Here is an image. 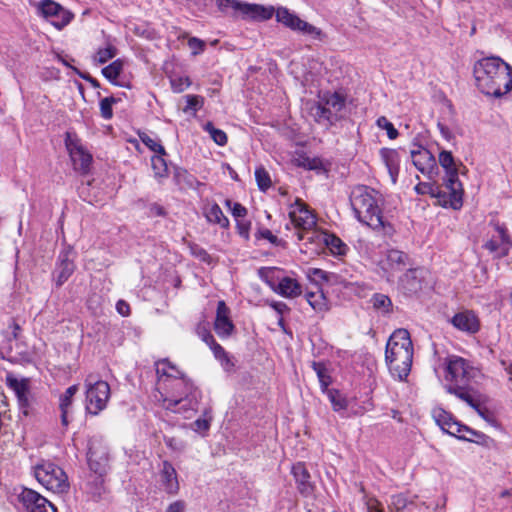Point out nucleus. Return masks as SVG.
<instances>
[{"label": "nucleus", "instance_id": "nucleus-16", "mask_svg": "<svg viewBox=\"0 0 512 512\" xmlns=\"http://www.w3.org/2000/svg\"><path fill=\"white\" fill-rule=\"evenodd\" d=\"M427 271L423 268L409 269L400 278V286L407 294H417L424 288Z\"/></svg>", "mask_w": 512, "mask_h": 512}, {"label": "nucleus", "instance_id": "nucleus-42", "mask_svg": "<svg viewBox=\"0 0 512 512\" xmlns=\"http://www.w3.org/2000/svg\"><path fill=\"white\" fill-rule=\"evenodd\" d=\"M326 244L330 251L336 255H345L348 250L347 245L335 235H330L329 238L326 239Z\"/></svg>", "mask_w": 512, "mask_h": 512}, {"label": "nucleus", "instance_id": "nucleus-37", "mask_svg": "<svg viewBox=\"0 0 512 512\" xmlns=\"http://www.w3.org/2000/svg\"><path fill=\"white\" fill-rule=\"evenodd\" d=\"M458 439L465 440L469 442H475L478 444H484L488 437L479 431L473 430L470 427L466 426V429H463V433L458 435Z\"/></svg>", "mask_w": 512, "mask_h": 512}, {"label": "nucleus", "instance_id": "nucleus-4", "mask_svg": "<svg viewBox=\"0 0 512 512\" xmlns=\"http://www.w3.org/2000/svg\"><path fill=\"white\" fill-rule=\"evenodd\" d=\"M385 361L393 377L399 380L407 378L413 361V344L406 329H398L389 337Z\"/></svg>", "mask_w": 512, "mask_h": 512}, {"label": "nucleus", "instance_id": "nucleus-5", "mask_svg": "<svg viewBox=\"0 0 512 512\" xmlns=\"http://www.w3.org/2000/svg\"><path fill=\"white\" fill-rule=\"evenodd\" d=\"M172 387L175 391L181 390V392L178 394V398L175 394L172 398L163 399V406L166 410L175 413H185L188 410H196L200 392L189 378L185 375H181L178 380L174 381Z\"/></svg>", "mask_w": 512, "mask_h": 512}, {"label": "nucleus", "instance_id": "nucleus-43", "mask_svg": "<svg viewBox=\"0 0 512 512\" xmlns=\"http://www.w3.org/2000/svg\"><path fill=\"white\" fill-rule=\"evenodd\" d=\"M373 307L377 310H381L384 313H389L392 308V301L391 299L381 293L374 294L372 298Z\"/></svg>", "mask_w": 512, "mask_h": 512}, {"label": "nucleus", "instance_id": "nucleus-57", "mask_svg": "<svg viewBox=\"0 0 512 512\" xmlns=\"http://www.w3.org/2000/svg\"><path fill=\"white\" fill-rule=\"evenodd\" d=\"M449 423L450 424L445 429V432L448 433L449 435L455 436L457 438H458V435H461L463 433V429H466V425L459 423L455 419H453Z\"/></svg>", "mask_w": 512, "mask_h": 512}, {"label": "nucleus", "instance_id": "nucleus-14", "mask_svg": "<svg viewBox=\"0 0 512 512\" xmlns=\"http://www.w3.org/2000/svg\"><path fill=\"white\" fill-rule=\"evenodd\" d=\"M494 227L497 234L485 242L484 248L491 253L497 252V258H504L512 248V239L504 225L496 223Z\"/></svg>", "mask_w": 512, "mask_h": 512}, {"label": "nucleus", "instance_id": "nucleus-18", "mask_svg": "<svg viewBox=\"0 0 512 512\" xmlns=\"http://www.w3.org/2000/svg\"><path fill=\"white\" fill-rule=\"evenodd\" d=\"M229 314L230 309L227 307L226 303L219 301L214 322V330L219 337H229L234 330V324L230 320Z\"/></svg>", "mask_w": 512, "mask_h": 512}, {"label": "nucleus", "instance_id": "nucleus-26", "mask_svg": "<svg viewBox=\"0 0 512 512\" xmlns=\"http://www.w3.org/2000/svg\"><path fill=\"white\" fill-rule=\"evenodd\" d=\"M176 184L181 190H196L200 191L204 187V183L200 182L193 174L185 169H176L174 174Z\"/></svg>", "mask_w": 512, "mask_h": 512}, {"label": "nucleus", "instance_id": "nucleus-8", "mask_svg": "<svg viewBox=\"0 0 512 512\" xmlns=\"http://www.w3.org/2000/svg\"><path fill=\"white\" fill-rule=\"evenodd\" d=\"M220 11L228 14L231 10L232 16L241 14L244 18L267 20L273 16V8H265L258 4L244 3L238 0H217Z\"/></svg>", "mask_w": 512, "mask_h": 512}, {"label": "nucleus", "instance_id": "nucleus-36", "mask_svg": "<svg viewBox=\"0 0 512 512\" xmlns=\"http://www.w3.org/2000/svg\"><path fill=\"white\" fill-rule=\"evenodd\" d=\"M203 129L210 135L212 140L219 146H224L227 143V135L226 133L216 128L212 122H207Z\"/></svg>", "mask_w": 512, "mask_h": 512}, {"label": "nucleus", "instance_id": "nucleus-46", "mask_svg": "<svg viewBox=\"0 0 512 512\" xmlns=\"http://www.w3.org/2000/svg\"><path fill=\"white\" fill-rule=\"evenodd\" d=\"M139 138L142 141V143L145 146H147L151 151L160 155H166L164 147L159 142L151 138L148 134L139 133Z\"/></svg>", "mask_w": 512, "mask_h": 512}, {"label": "nucleus", "instance_id": "nucleus-9", "mask_svg": "<svg viewBox=\"0 0 512 512\" xmlns=\"http://www.w3.org/2000/svg\"><path fill=\"white\" fill-rule=\"evenodd\" d=\"M65 147L73 163L74 170L87 174L92 163V155L85 150L75 133H65Z\"/></svg>", "mask_w": 512, "mask_h": 512}, {"label": "nucleus", "instance_id": "nucleus-51", "mask_svg": "<svg viewBox=\"0 0 512 512\" xmlns=\"http://www.w3.org/2000/svg\"><path fill=\"white\" fill-rule=\"evenodd\" d=\"M117 100L114 97H105L100 101V112L101 116L104 119H111L113 116L112 105L116 103Z\"/></svg>", "mask_w": 512, "mask_h": 512}, {"label": "nucleus", "instance_id": "nucleus-19", "mask_svg": "<svg viewBox=\"0 0 512 512\" xmlns=\"http://www.w3.org/2000/svg\"><path fill=\"white\" fill-rule=\"evenodd\" d=\"M291 473L295 479L299 493L305 497L312 495L314 485L305 464L303 462L295 463L291 468Z\"/></svg>", "mask_w": 512, "mask_h": 512}, {"label": "nucleus", "instance_id": "nucleus-25", "mask_svg": "<svg viewBox=\"0 0 512 512\" xmlns=\"http://www.w3.org/2000/svg\"><path fill=\"white\" fill-rule=\"evenodd\" d=\"M380 156L388 170L392 183H396L399 174V154L395 149L382 148Z\"/></svg>", "mask_w": 512, "mask_h": 512}, {"label": "nucleus", "instance_id": "nucleus-31", "mask_svg": "<svg viewBox=\"0 0 512 512\" xmlns=\"http://www.w3.org/2000/svg\"><path fill=\"white\" fill-rule=\"evenodd\" d=\"M87 456L90 470L100 477L104 476L108 467L107 457L101 456L99 459H97L96 452L93 450V448H89Z\"/></svg>", "mask_w": 512, "mask_h": 512}, {"label": "nucleus", "instance_id": "nucleus-27", "mask_svg": "<svg viewBox=\"0 0 512 512\" xmlns=\"http://www.w3.org/2000/svg\"><path fill=\"white\" fill-rule=\"evenodd\" d=\"M311 114L316 122L325 126H331L338 120V115L323 101L318 102L311 108Z\"/></svg>", "mask_w": 512, "mask_h": 512}, {"label": "nucleus", "instance_id": "nucleus-64", "mask_svg": "<svg viewBox=\"0 0 512 512\" xmlns=\"http://www.w3.org/2000/svg\"><path fill=\"white\" fill-rule=\"evenodd\" d=\"M232 215L238 219H243L247 215V209L240 203H234L231 207Z\"/></svg>", "mask_w": 512, "mask_h": 512}, {"label": "nucleus", "instance_id": "nucleus-58", "mask_svg": "<svg viewBox=\"0 0 512 512\" xmlns=\"http://www.w3.org/2000/svg\"><path fill=\"white\" fill-rule=\"evenodd\" d=\"M236 227H237L239 235L241 237H243L245 240H248L251 222L248 220H244V219H238L237 223H236Z\"/></svg>", "mask_w": 512, "mask_h": 512}, {"label": "nucleus", "instance_id": "nucleus-48", "mask_svg": "<svg viewBox=\"0 0 512 512\" xmlns=\"http://www.w3.org/2000/svg\"><path fill=\"white\" fill-rule=\"evenodd\" d=\"M255 178L260 190L266 191L271 186V179L269 173L263 168L258 167L255 170Z\"/></svg>", "mask_w": 512, "mask_h": 512}, {"label": "nucleus", "instance_id": "nucleus-10", "mask_svg": "<svg viewBox=\"0 0 512 512\" xmlns=\"http://www.w3.org/2000/svg\"><path fill=\"white\" fill-rule=\"evenodd\" d=\"M86 400L89 413L97 415L102 411L110 398V386L106 381L98 380L94 383L86 379Z\"/></svg>", "mask_w": 512, "mask_h": 512}, {"label": "nucleus", "instance_id": "nucleus-62", "mask_svg": "<svg viewBox=\"0 0 512 512\" xmlns=\"http://www.w3.org/2000/svg\"><path fill=\"white\" fill-rule=\"evenodd\" d=\"M301 165L308 170H317L322 166V163L317 158H304Z\"/></svg>", "mask_w": 512, "mask_h": 512}, {"label": "nucleus", "instance_id": "nucleus-3", "mask_svg": "<svg viewBox=\"0 0 512 512\" xmlns=\"http://www.w3.org/2000/svg\"><path fill=\"white\" fill-rule=\"evenodd\" d=\"M447 384L445 389L466 403L471 402V394L475 393L472 381L479 375V370L466 359L459 356H449L445 360Z\"/></svg>", "mask_w": 512, "mask_h": 512}, {"label": "nucleus", "instance_id": "nucleus-50", "mask_svg": "<svg viewBox=\"0 0 512 512\" xmlns=\"http://www.w3.org/2000/svg\"><path fill=\"white\" fill-rule=\"evenodd\" d=\"M495 506L501 510L510 508L512 506V489L502 490L495 500Z\"/></svg>", "mask_w": 512, "mask_h": 512}, {"label": "nucleus", "instance_id": "nucleus-29", "mask_svg": "<svg viewBox=\"0 0 512 512\" xmlns=\"http://www.w3.org/2000/svg\"><path fill=\"white\" fill-rule=\"evenodd\" d=\"M416 191L419 194L429 193L432 197H436L439 199V203L444 207H450V191L443 190L440 187L429 184V183H419L415 187Z\"/></svg>", "mask_w": 512, "mask_h": 512}, {"label": "nucleus", "instance_id": "nucleus-35", "mask_svg": "<svg viewBox=\"0 0 512 512\" xmlns=\"http://www.w3.org/2000/svg\"><path fill=\"white\" fill-rule=\"evenodd\" d=\"M123 70V61L117 59L102 69L103 76L112 84L118 85L117 78Z\"/></svg>", "mask_w": 512, "mask_h": 512}, {"label": "nucleus", "instance_id": "nucleus-60", "mask_svg": "<svg viewBox=\"0 0 512 512\" xmlns=\"http://www.w3.org/2000/svg\"><path fill=\"white\" fill-rule=\"evenodd\" d=\"M197 334L202 339V341L205 342L208 346L213 344V342L215 341L210 330L207 329L204 325H199L197 327Z\"/></svg>", "mask_w": 512, "mask_h": 512}, {"label": "nucleus", "instance_id": "nucleus-63", "mask_svg": "<svg viewBox=\"0 0 512 512\" xmlns=\"http://www.w3.org/2000/svg\"><path fill=\"white\" fill-rule=\"evenodd\" d=\"M164 440L165 444L173 450L182 451L185 448L184 443L175 437H165Z\"/></svg>", "mask_w": 512, "mask_h": 512}, {"label": "nucleus", "instance_id": "nucleus-40", "mask_svg": "<svg viewBox=\"0 0 512 512\" xmlns=\"http://www.w3.org/2000/svg\"><path fill=\"white\" fill-rule=\"evenodd\" d=\"M325 392L327 393L335 411H340L347 408V401L338 390L327 389Z\"/></svg>", "mask_w": 512, "mask_h": 512}, {"label": "nucleus", "instance_id": "nucleus-39", "mask_svg": "<svg viewBox=\"0 0 512 512\" xmlns=\"http://www.w3.org/2000/svg\"><path fill=\"white\" fill-rule=\"evenodd\" d=\"M306 300L315 311L326 310V302L323 293L321 292H307Z\"/></svg>", "mask_w": 512, "mask_h": 512}, {"label": "nucleus", "instance_id": "nucleus-28", "mask_svg": "<svg viewBox=\"0 0 512 512\" xmlns=\"http://www.w3.org/2000/svg\"><path fill=\"white\" fill-rule=\"evenodd\" d=\"M409 264V256L400 250L391 249L387 252L382 268L384 270H402Z\"/></svg>", "mask_w": 512, "mask_h": 512}, {"label": "nucleus", "instance_id": "nucleus-12", "mask_svg": "<svg viewBox=\"0 0 512 512\" xmlns=\"http://www.w3.org/2000/svg\"><path fill=\"white\" fill-rule=\"evenodd\" d=\"M17 499L27 512H56L50 501L32 489L22 487Z\"/></svg>", "mask_w": 512, "mask_h": 512}, {"label": "nucleus", "instance_id": "nucleus-7", "mask_svg": "<svg viewBox=\"0 0 512 512\" xmlns=\"http://www.w3.org/2000/svg\"><path fill=\"white\" fill-rule=\"evenodd\" d=\"M34 475L43 487L55 493L66 492L69 488L68 478L63 469L50 461L42 460L36 464Z\"/></svg>", "mask_w": 512, "mask_h": 512}, {"label": "nucleus", "instance_id": "nucleus-6", "mask_svg": "<svg viewBox=\"0 0 512 512\" xmlns=\"http://www.w3.org/2000/svg\"><path fill=\"white\" fill-rule=\"evenodd\" d=\"M438 161L445 170L444 185L446 190L450 191V207L457 210L463 204V187L459 180V170L455 163V159L450 151L442 150L439 153Z\"/></svg>", "mask_w": 512, "mask_h": 512}, {"label": "nucleus", "instance_id": "nucleus-1", "mask_svg": "<svg viewBox=\"0 0 512 512\" xmlns=\"http://www.w3.org/2000/svg\"><path fill=\"white\" fill-rule=\"evenodd\" d=\"M473 73L477 87L486 95L498 98L512 90V67L500 57L478 60Z\"/></svg>", "mask_w": 512, "mask_h": 512}, {"label": "nucleus", "instance_id": "nucleus-20", "mask_svg": "<svg viewBox=\"0 0 512 512\" xmlns=\"http://www.w3.org/2000/svg\"><path fill=\"white\" fill-rule=\"evenodd\" d=\"M411 158L414 166L423 174H431L436 169V160L434 155L426 148L421 146L416 150H411Z\"/></svg>", "mask_w": 512, "mask_h": 512}, {"label": "nucleus", "instance_id": "nucleus-23", "mask_svg": "<svg viewBox=\"0 0 512 512\" xmlns=\"http://www.w3.org/2000/svg\"><path fill=\"white\" fill-rule=\"evenodd\" d=\"M160 477L161 484L168 494L174 495L178 493L179 482L177 473L173 465L167 460L163 461Z\"/></svg>", "mask_w": 512, "mask_h": 512}, {"label": "nucleus", "instance_id": "nucleus-59", "mask_svg": "<svg viewBox=\"0 0 512 512\" xmlns=\"http://www.w3.org/2000/svg\"><path fill=\"white\" fill-rule=\"evenodd\" d=\"M188 46L192 50V54L197 55L204 51L205 43L199 38L191 37L188 40Z\"/></svg>", "mask_w": 512, "mask_h": 512}, {"label": "nucleus", "instance_id": "nucleus-61", "mask_svg": "<svg viewBox=\"0 0 512 512\" xmlns=\"http://www.w3.org/2000/svg\"><path fill=\"white\" fill-rule=\"evenodd\" d=\"M212 421V416L209 418H198L193 422L195 431H207L210 428V423Z\"/></svg>", "mask_w": 512, "mask_h": 512}, {"label": "nucleus", "instance_id": "nucleus-56", "mask_svg": "<svg viewBox=\"0 0 512 512\" xmlns=\"http://www.w3.org/2000/svg\"><path fill=\"white\" fill-rule=\"evenodd\" d=\"M191 84L188 77H179L171 79V86L174 92L180 93Z\"/></svg>", "mask_w": 512, "mask_h": 512}, {"label": "nucleus", "instance_id": "nucleus-32", "mask_svg": "<svg viewBox=\"0 0 512 512\" xmlns=\"http://www.w3.org/2000/svg\"><path fill=\"white\" fill-rule=\"evenodd\" d=\"M209 347L212 350L214 357L220 362L225 371L230 372L234 369V362L219 343L214 341Z\"/></svg>", "mask_w": 512, "mask_h": 512}, {"label": "nucleus", "instance_id": "nucleus-33", "mask_svg": "<svg viewBox=\"0 0 512 512\" xmlns=\"http://www.w3.org/2000/svg\"><path fill=\"white\" fill-rule=\"evenodd\" d=\"M279 270L274 267H262L258 270V275L273 291L279 282L280 277L277 275Z\"/></svg>", "mask_w": 512, "mask_h": 512}, {"label": "nucleus", "instance_id": "nucleus-38", "mask_svg": "<svg viewBox=\"0 0 512 512\" xmlns=\"http://www.w3.org/2000/svg\"><path fill=\"white\" fill-rule=\"evenodd\" d=\"M322 101L326 106L332 109L338 115V112L341 111L345 106L344 98L338 93H332L325 96Z\"/></svg>", "mask_w": 512, "mask_h": 512}, {"label": "nucleus", "instance_id": "nucleus-17", "mask_svg": "<svg viewBox=\"0 0 512 512\" xmlns=\"http://www.w3.org/2000/svg\"><path fill=\"white\" fill-rule=\"evenodd\" d=\"M450 323L459 331L467 334H475L480 330V321L476 314L470 310L456 313Z\"/></svg>", "mask_w": 512, "mask_h": 512}, {"label": "nucleus", "instance_id": "nucleus-49", "mask_svg": "<svg viewBox=\"0 0 512 512\" xmlns=\"http://www.w3.org/2000/svg\"><path fill=\"white\" fill-rule=\"evenodd\" d=\"M185 99H186V106L183 108V111L185 113H187L189 111L196 112L199 109H201L204 104L203 97H201L199 95L189 94V95L185 96Z\"/></svg>", "mask_w": 512, "mask_h": 512}, {"label": "nucleus", "instance_id": "nucleus-34", "mask_svg": "<svg viewBox=\"0 0 512 512\" xmlns=\"http://www.w3.org/2000/svg\"><path fill=\"white\" fill-rule=\"evenodd\" d=\"M311 366L318 377L322 391H326L331 384V376L326 365L323 362L313 361Z\"/></svg>", "mask_w": 512, "mask_h": 512}, {"label": "nucleus", "instance_id": "nucleus-11", "mask_svg": "<svg viewBox=\"0 0 512 512\" xmlns=\"http://www.w3.org/2000/svg\"><path fill=\"white\" fill-rule=\"evenodd\" d=\"M276 20L287 28L307 35L316 37L321 35V30L312 24L300 19L295 13L286 7H279L276 10Z\"/></svg>", "mask_w": 512, "mask_h": 512}, {"label": "nucleus", "instance_id": "nucleus-55", "mask_svg": "<svg viewBox=\"0 0 512 512\" xmlns=\"http://www.w3.org/2000/svg\"><path fill=\"white\" fill-rule=\"evenodd\" d=\"M475 393L471 394V402L467 403L470 407H472L483 419L489 420L491 413L489 410L481 405V403L475 399Z\"/></svg>", "mask_w": 512, "mask_h": 512}, {"label": "nucleus", "instance_id": "nucleus-54", "mask_svg": "<svg viewBox=\"0 0 512 512\" xmlns=\"http://www.w3.org/2000/svg\"><path fill=\"white\" fill-rule=\"evenodd\" d=\"M308 277L313 278L315 280L317 279L330 282L333 278H337V275L334 273L326 272L319 268H310L308 270Z\"/></svg>", "mask_w": 512, "mask_h": 512}, {"label": "nucleus", "instance_id": "nucleus-52", "mask_svg": "<svg viewBox=\"0 0 512 512\" xmlns=\"http://www.w3.org/2000/svg\"><path fill=\"white\" fill-rule=\"evenodd\" d=\"M116 48L112 45H107L105 48H100L96 53V59L100 64L108 62L115 57Z\"/></svg>", "mask_w": 512, "mask_h": 512}, {"label": "nucleus", "instance_id": "nucleus-24", "mask_svg": "<svg viewBox=\"0 0 512 512\" xmlns=\"http://www.w3.org/2000/svg\"><path fill=\"white\" fill-rule=\"evenodd\" d=\"M274 292L286 298H296L302 294V287L296 279L282 277Z\"/></svg>", "mask_w": 512, "mask_h": 512}, {"label": "nucleus", "instance_id": "nucleus-44", "mask_svg": "<svg viewBox=\"0 0 512 512\" xmlns=\"http://www.w3.org/2000/svg\"><path fill=\"white\" fill-rule=\"evenodd\" d=\"M391 506L395 512H401L410 507H416V504L412 501H409L405 495L397 494L391 497Z\"/></svg>", "mask_w": 512, "mask_h": 512}, {"label": "nucleus", "instance_id": "nucleus-2", "mask_svg": "<svg viewBox=\"0 0 512 512\" xmlns=\"http://www.w3.org/2000/svg\"><path fill=\"white\" fill-rule=\"evenodd\" d=\"M351 208L356 219L373 230H382L384 236L391 237L395 229L391 223L383 219L379 206L378 192L366 185L352 188L349 196Z\"/></svg>", "mask_w": 512, "mask_h": 512}, {"label": "nucleus", "instance_id": "nucleus-30", "mask_svg": "<svg viewBox=\"0 0 512 512\" xmlns=\"http://www.w3.org/2000/svg\"><path fill=\"white\" fill-rule=\"evenodd\" d=\"M204 215L209 223L218 224L222 228L229 227V220L217 203L205 207Z\"/></svg>", "mask_w": 512, "mask_h": 512}, {"label": "nucleus", "instance_id": "nucleus-21", "mask_svg": "<svg viewBox=\"0 0 512 512\" xmlns=\"http://www.w3.org/2000/svg\"><path fill=\"white\" fill-rule=\"evenodd\" d=\"M72 256L73 252L70 249L60 252L58 265L55 269L57 286H61L73 274L75 265Z\"/></svg>", "mask_w": 512, "mask_h": 512}, {"label": "nucleus", "instance_id": "nucleus-41", "mask_svg": "<svg viewBox=\"0 0 512 512\" xmlns=\"http://www.w3.org/2000/svg\"><path fill=\"white\" fill-rule=\"evenodd\" d=\"M7 384L14 390L17 398L29 393V385L26 379L18 380L13 377H7Z\"/></svg>", "mask_w": 512, "mask_h": 512}, {"label": "nucleus", "instance_id": "nucleus-45", "mask_svg": "<svg viewBox=\"0 0 512 512\" xmlns=\"http://www.w3.org/2000/svg\"><path fill=\"white\" fill-rule=\"evenodd\" d=\"M163 155H156L151 158L152 168L154 170L155 176L158 178L166 177L168 172V167L166 161L162 158Z\"/></svg>", "mask_w": 512, "mask_h": 512}, {"label": "nucleus", "instance_id": "nucleus-47", "mask_svg": "<svg viewBox=\"0 0 512 512\" xmlns=\"http://www.w3.org/2000/svg\"><path fill=\"white\" fill-rule=\"evenodd\" d=\"M433 418L435 419L437 425L443 431H445L447 426L450 424L449 422H451L454 419L450 413L446 412L445 410H443L441 408L435 409L433 411Z\"/></svg>", "mask_w": 512, "mask_h": 512}, {"label": "nucleus", "instance_id": "nucleus-22", "mask_svg": "<svg viewBox=\"0 0 512 512\" xmlns=\"http://www.w3.org/2000/svg\"><path fill=\"white\" fill-rule=\"evenodd\" d=\"M79 387L74 384L68 387L59 397L60 419L63 427H68L70 423L69 415L72 412L73 397L78 392Z\"/></svg>", "mask_w": 512, "mask_h": 512}, {"label": "nucleus", "instance_id": "nucleus-15", "mask_svg": "<svg viewBox=\"0 0 512 512\" xmlns=\"http://www.w3.org/2000/svg\"><path fill=\"white\" fill-rule=\"evenodd\" d=\"M289 217L295 227L303 230L311 229L316 224L314 215L300 199L291 205Z\"/></svg>", "mask_w": 512, "mask_h": 512}, {"label": "nucleus", "instance_id": "nucleus-13", "mask_svg": "<svg viewBox=\"0 0 512 512\" xmlns=\"http://www.w3.org/2000/svg\"><path fill=\"white\" fill-rule=\"evenodd\" d=\"M35 6L37 8V13L46 19L51 20L55 16L62 17L61 22H53V26L58 30L67 26L74 17L70 11L64 9L60 4L53 0H41L37 2Z\"/></svg>", "mask_w": 512, "mask_h": 512}, {"label": "nucleus", "instance_id": "nucleus-53", "mask_svg": "<svg viewBox=\"0 0 512 512\" xmlns=\"http://www.w3.org/2000/svg\"><path fill=\"white\" fill-rule=\"evenodd\" d=\"M377 126L387 131V135L390 139H395L398 136V131L394 125L385 117L381 116L376 121Z\"/></svg>", "mask_w": 512, "mask_h": 512}]
</instances>
